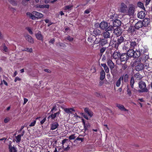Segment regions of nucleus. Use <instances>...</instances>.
<instances>
[{
    "mask_svg": "<svg viewBox=\"0 0 152 152\" xmlns=\"http://www.w3.org/2000/svg\"><path fill=\"white\" fill-rule=\"evenodd\" d=\"M145 50L144 48H137L134 49H130L127 53L129 55L130 57L135 58L139 57L142 54L145 53Z\"/></svg>",
    "mask_w": 152,
    "mask_h": 152,
    "instance_id": "obj_1",
    "label": "nucleus"
},
{
    "mask_svg": "<svg viewBox=\"0 0 152 152\" xmlns=\"http://www.w3.org/2000/svg\"><path fill=\"white\" fill-rule=\"evenodd\" d=\"M135 8V6L133 4H130L125 15L129 16H133L134 13Z\"/></svg>",
    "mask_w": 152,
    "mask_h": 152,
    "instance_id": "obj_2",
    "label": "nucleus"
},
{
    "mask_svg": "<svg viewBox=\"0 0 152 152\" xmlns=\"http://www.w3.org/2000/svg\"><path fill=\"white\" fill-rule=\"evenodd\" d=\"M139 88L141 90H138V91L140 93L146 92L148 91V89L146 88V85L145 82L140 81L139 83Z\"/></svg>",
    "mask_w": 152,
    "mask_h": 152,
    "instance_id": "obj_3",
    "label": "nucleus"
},
{
    "mask_svg": "<svg viewBox=\"0 0 152 152\" xmlns=\"http://www.w3.org/2000/svg\"><path fill=\"white\" fill-rule=\"evenodd\" d=\"M128 7L127 5L124 2L121 3L118 8V10L120 12L125 14L126 11L127 10Z\"/></svg>",
    "mask_w": 152,
    "mask_h": 152,
    "instance_id": "obj_4",
    "label": "nucleus"
},
{
    "mask_svg": "<svg viewBox=\"0 0 152 152\" xmlns=\"http://www.w3.org/2000/svg\"><path fill=\"white\" fill-rule=\"evenodd\" d=\"M138 39H135L134 40H132L130 42V48L131 49H134L137 48H139L138 44Z\"/></svg>",
    "mask_w": 152,
    "mask_h": 152,
    "instance_id": "obj_5",
    "label": "nucleus"
},
{
    "mask_svg": "<svg viewBox=\"0 0 152 152\" xmlns=\"http://www.w3.org/2000/svg\"><path fill=\"white\" fill-rule=\"evenodd\" d=\"M127 36H128V35H123V36H121L118 37L117 41L118 44H121L124 41H128V39L126 38Z\"/></svg>",
    "mask_w": 152,
    "mask_h": 152,
    "instance_id": "obj_6",
    "label": "nucleus"
},
{
    "mask_svg": "<svg viewBox=\"0 0 152 152\" xmlns=\"http://www.w3.org/2000/svg\"><path fill=\"white\" fill-rule=\"evenodd\" d=\"M129 55L127 53H123L120 56V60L121 61H126L129 59V57H130Z\"/></svg>",
    "mask_w": 152,
    "mask_h": 152,
    "instance_id": "obj_7",
    "label": "nucleus"
},
{
    "mask_svg": "<svg viewBox=\"0 0 152 152\" xmlns=\"http://www.w3.org/2000/svg\"><path fill=\"white\" fill-rule=\"evenodd\" d=\"M102 35L104 38L111 40L112 37L110 36V33L108 31L105 30L102 33Z\"/></svg>",
    "mask_w": 152,
    "mask_h": 152,
    "instance_id": "obj_8",
    "label": "nucleus"
},
{
    "mask_svg": "<svg viewBox=\"0 0 152 152\" xmlns=\"http://www.w3.org/2000/svg\"><path fill=\"white\" fill-rule=\"evenodd\" d=\"M108 26V23L105 21H102L99 24V27L102 30H106Z\"/></svg>",
    "mask_w": 152,
    "mask_h": 152,
    "instance_id": "obj_9",
    "label": "nucleus"
},
{
    "mask_svg": "<svg viewBox=\"0 0 152 152\" xmlns=\"http://www.w3.org/2000/svg\"><path fill=\"white\" fill-rule=\"evenodd\" d=\"M107 64L108 66H109L110 69L111 70V71L112 74L113 75H114V73H113L112 72V70L114 68V63L110 59H108L107 61Z\"/></svg>",
    "mask_w": 152,
    "mask_h": 152,
    "instance_id": "obj_10",
    "label": "nucleus"
},
{
    "mask_svg": "<svg viewBox=\"0 0 152 152\" xmlns=\"http://www.w3.org/2000/svg\"><path fill=\"white\" fill-rule=\"evenodd\" d=\"M122 33V31L120 28H116L114 30L113 34L118 37L121 35Z\"/></svg>",
    "mask_w": 152,
    "mask_h": 152,
    "instance_id": "obj_11",
    "label": "nucleus"
},
{
    "mask_svg": "<svg viewBox=\"0 0 152 152\" xmlns=\"http://www.w3.org/2000/svg\"><path fill=\"white\" fill-rule=\"evenodd\" d=\"M36 38L39 40L43 41V37L41 34V32L38 31V32L35 34Z\"/></svg>",
    "mask_w": 152,
    "mask_h": 152,
    "instance_id": "obj_12",
    "label": "nucleus"
},
{
    "mask_svg": "<svg viewBox=\"0 0 152 152\" xmlns=\"http://www.w3.org/2000/svg\"><path fill=\"white\" fill-rule=\"evenodd\" d=\"M25 37L26 39L29 42L33 44L34 43V40L31 36L29 35L26 34L25 36Z\"/></svg>",
    "mask_w": 152,
    "mask_h": 152,
    "instance_id": "obj_13",
    "label": "nucleus"
},
{
    "mask_svg": "<svg viewBox=\"0 0 152 152\" xmlns=\"http://www.w3.org/2000/svg\"><path fill=\"white\" fill-rule=\"evenodd\" d=\"M143 26V22L140 21L137 22L135 25V28L139 29V28H142Z\"/></svg>",
    "mask_w": 152,
    "mask_h": 152,
    "instance_id": "obj_14",
    "label": "nucleus"
},
{
    "mask_svg": "<svg viewBox=\"0 0 152 152\" xmlns=\"http://www.w3.org/2000/svg\"><path fill=\"white\" fill-rule=\"evenodd\" d=\"M12 142H10L9 145V149L10 152H17L16 148L14 146H12L11 145Z\"/></svg>",
    "mask_w": 152,
    "mask_h": 152,
    "instance_id": "obj_15",
    "label": "nucleus"
},
{
    "mask_svg": "<svg viewBox=\"0 0 152 152\" xmlns=\"http://www.w3.org/2000/svg\"><path fill=\"white\" fill-rule=\"evenodd\" d=\"M109 17L110 21H114L118 19V16L117 14L114 13L110 15Z\"/></svg>",
    "mask_w": 152,
    "mask_h": 152,
    "instance_id": "obj_16",
    "label": "nucleus"
},
{
    "mask_svg": "<svg viewBox=\"0 0 152 152\" xmlns=\"http://www.w3.org/2000/svg\"><path fill=\"white\" fill-rule=\"evenodd\" d=\"M59 126L58 123L54 122L52 123L50 125V130H54L57 128Z\"/></svg>",
    "mask_w": 152,
    "mask_h": 152,
    "instance_id": "obj_17",
    "label": "nucleus"
},
{
    "mask_svg": "<svg viewBox=\"0 0 152 152\" xmlns=\"http://www.w3.org/2000/svg\"><path fill=\"white\" fill-rule=\"evenodd\" d=\"M113 23V26L115 27H118L121 25V21L120 20L118 19L114 21Z\"/></svg>",
    "mask_w": 152,
    "mask_h": 152,
    "instance_id": "obj_18",
    "label": "nucleus"
},
{
    "mask_svg": "<svg viewBox=\"0 0 152 152\" xmlns=\"http://www.w3.org/2000/svg\"><path fill=\"white\" fill-rule=\"evenodd\" d=\"M96 39V37L93 35L90 36L88 38V41L89 42L94 44V41Z\"/></svg>",
    "mask_w": 152,
    "mask_h": 152,
    "instance_id": "obj_19",
    "label": "nucleus"
},
{
    "mask_svg": "<svg viewBox=\"0 0 152 152\" xmlns=\"http://www.w3.org/2000/svg\"><path fill=\"white\" fill-rule=\"evenodd\" d=\"M145 15V12L144 11H141L139 12L137 15L138 17L140 19L144 18Z\"/></svg>",
    "mask_w": 152,
    "mask_h": 152,
    "instance_id": "obj_20",
    "label": "nucleus"
},
{
    "mask_svg": "<svg viewBox=\"0 0 152 152\" xmlns=\"http://www.w3.org/2000/svg\"><path fill=\"white\" fill-rule=\"evenodd\" d=\"M143 69H144V66L142 63L136 66L135 69L137 71L142 70Z\"/></svg>",
    "mask_w": 152,
    "mask_h": 152,
    "instance_id": "obj_21",
    "label": "nucleus"
},
{
    "mask_svg": "<svg viewBox=\"0 0 152 152\" xmlns=\"http://www.w3.org/2000/svg\"><path fill=\"white\" fill-rule=\"evenodd\" d=\"M108 40H109L104 38H101L100 45L102 46H103L104 45L108 43Z\"/></svg>",
    "mask_w": 152,
    "mask_h": 152,
    "instance_id": "obj_22",
    "label": "nucleus"
},
{
    "mask_svg": "<svg viewBox=\"0 0 152 152\" xmlns=\"http://www.w3.org/2000/svg\"><path fill=\"white\" fill-rule=\"evenodd\" d=\"M49 4H37L35 5V7L37 8H47L48 9L49 7Z\"/></svg>",
    "mask_w": 152,
    "mask_h": 152,
    "instance_id": "obj_23",
    "label": "nucleus"
},
{
    "mask_svg": "<svg viewBox=\"0 0 152 152\" xmlns=\"http://www.w3.org/2000/svg\"><path fill=\"white\" fill-rule=\"evenodd\" d=\"M121 53L119 52H114L113 54V57L115 59H116L120 57Z\"/></svg>",
    "mask_w": 152,
    "mask_h": 152,
    "instance_id": "obj_24",
    "label": "nucleus"
},
{
    "mask_svg": "<svg viewBox=\"0 0 152 152\" xmlns=\"http://www.w3.org/2000/svg\"><path fill=\"white\" fill-rule=\"evenodd\" d=\"M116 106L121 111H128V110L125 109L124 106L122 104H117Z\"/></svg>",
    "mask_w": 152,
    "mask_h": 152,
    "instance_id": "obj_25",
    "label": "nucleus"
},
{
    "mask_svg": "<svg viewBox=\"0 0 152 152\" xmlns=\"http://www.w3.org/2000/svg\"><path fill=\"white\" fill-rule=\"evenodd\" d=\"M145 62L144 64L143 65L144 66V69H148L149 71L150 70H152V69H150V67L149 66V62L148 61H143Z\"/></svg>",
    "mask_w": 152,
    "mask_h": 152,
    "instance_id": "obj_26",
    "label": "nucleus"
},
{
    "mask_svg": "<svg viewBox=\"0 0 152 152\" xmlns=\"http://www.w3.org/2000/svg\"><path fill=\"white\" fill-rule=\"evenodd\" d=\"M84 111L90 117L92 116L93 113L88 108H86L84 109Z\"/></svg>",
    "mask_w": 152,
    "mask_h": 152,
    "instance_id": "obj_27",
    "label": "nucleus"
},
{
    "mask_svg": "<svg viewBox=\"0 0 152 152\" xmlns=\"http://www.w3.org/2000/svg\"><path fill=\"white\" fill-rule=\"evenodd\" d=\"M145 53L142 54V61H148L147 60L149 58V56L148 55L145 54Z\"/></svg>",
    "mask_w": 152,
    "mask_h": 152,
    "instance_id": "obj_28",
    "label": "nucleus"
},
{
    "mask_svg": "<svg viewBox=\"0 0 152 152\" xmlns=\"http://www.w3.org/2000/svg\"><path fill=\"white\" fill-rule=\"evenodd\" d=\"M33 13L34 15H35L36 16V17L37 18H42L43 16V15L40 13L35 11L33 12Z\"/></svg>",
    "mask_w": 152,
    "mask_h": 152,
    "instance_id": "obj_29",
    "label": "nucleus"
},
{
    "mask_svg": "<svg viewBox=\"0 0 152 152\" xmlns=\"http://www.w3.org/2000/svg\"><path fill=\"white\" fill-rule=\"evenodd\" d=\"M128 25V31L130 33H132L134 31V27L133 26H131L130 24H129Z\"/></svg>",
    "mask_w": 152,
    "mask_h": 152,
    "instance_id": "obj_30",
    "label": "nucleus"
},
{
    "mask_svg": "<svg viewBox=\"0 0 152 152\" xmlns=\"http://www.w3.org/2000/svg\"><path fill=\"white\" fill-rule=\"evenodd\" d=\"M101 66L104 68V69L106 73H108L109 71V69L105 64H101Z\"/></svg>",
    "mask_w": 152,
    "mask_h": 152,
    "instance_id": "obj_31",
    "label": "nucleus"
},
{
    "mask_svg": "<svg viewBox=\"0 0 152 152\" xmlns=\"http://www.w3.org/2000/svg\"><path fill=\"white\" fill-rule=\"evenodd\" d=\"M105 73L103 70H102L100 72V79L103 80L105 77Z\"/></svg>",
    "mask_w": 152,
    "mask_h": 152,
    "instance_id": "obj_32",
    "label": "nucleus"
},
{
    "mask_svg": "<svg viewBox=\"0 0 152 152\" xmlns=\"http://www.w3.org/2000/svg\"><path fill=\"white\" fill-rule=\"evenodd\" d=\"M123 79V77H121L118 80L116 83V86L118 87H119L121 84V80H122Z\"/></svg>",
    "mask_w": 152,
    "mask_h": 152,
    "instance_id": "obj_33",
    "label": "nucleus"
},
{
    "mask_svg": "<svg viewBox=\"0 0 152 152\" xmlns=\"http://www.w3.org/2000/svg\"><path fill=\"white\" fill-rule=\"evenodd\" d=\"M142 60V58L141 57L139 58H137L135 61L134 63V64L135 65H138L140 64H141Z\"/></svg>",
    "mask_w": 152,
    "mask_h": 152,
    "instance_id": "obj_34",
    "label": "nucleus"
},
{
    "mask_svg": "<svg viewBox=\"0 0 152 152\" xmlns=\"http://www.w3.org/2000/svg\"><path fill=\"white\" fill-rule=\"evenodd\" d=\"M27 15L33 20H35L37 17L30 12L27 13Z\"/></svg>",
    "mask_w": 152,
    "mask_h": 152,
    "instance_id": "obj_35",
    "label": "nucleus"
},
{
    "mask_svg": "<svg viewBox=\"0 0 152 152\" xmlns=\"http://www.w3.org/2000/svg\"><path fill=\"white\" fill-rule=\"evenodd\" d=\"M64 111L67 113H71V111H75V110L73 108H65L64 109Z\"/></svg>",
    "mask_w": 152,
    "mask_h": 152,
    "instance_id": "obj_36",
    "label": "nucleus"
},
{
    "mask_svg": "<svg viewBox=\"0 0 152 152\" xmlns=\"http://www.w3.org/2000/svg\"><path fill=\"white\" fill-rule=\"evenodd\" d=\"M73 7V5H67L65 6L64 8V10H71V8Z\"/></svg>",
    "mask_w": 152,
    "mask_h": 152,
    "instance_id": "obj_37",
    "label": "nucleus"
},
{
    "mask_svg": "<svg viewBox=\"0 0 152 152\" xmlns=\"http://www.w3.org/2000/svg\"><path fill=\"white\" fill-rule=\"evenodd\" d=\"M21 136L20 134L18 135L17 136H16V141L17 143H19L20 142L21 140Z\"/></svg>",
    "mask_w": 152,
    "mask_h": 152,
    "instance_id": "obj_38",
    "label": "nucleus"
},
{
    "mask_svg": "<svg viewBox=\"0 0 152 152\" xmlns=\"http://www.w3.org/2000/svg\"><path fill=\"white\" fill-rule=\"evenodd\" d=\"M22 51H26L27 52L31 53L32 52L33 50L32 48H26L23 49L22 50Z\"/></svg>",
    "mask_w": 152,
    "mask_h": 152,
    "instance_id": "obj_39",
    "label": "nucleus"
},
{
    "mask_svg": "<svg viewBox=\"0 0 152 152\" xmlns=\"http://www.w3.org/2000/svg\"><path fill=\"white\" fill-rule=\"evenodd\" d=\"M101 38H96V39L94 41V45L95 44H97L99 43L100 44V41H101Z\"/></svg>",
    "mask_w": 152,
    "mask_h": 152,
    "instance_id": "obj_40",
    "label": "nucleus"
},
{
    "mask_svg": "<svg viewBox=\"0 0 152 152\" xmlns=\"http://www.w3.org/2000/svg\"><path fill=\"white\" fill-rule=\"evenodd\" d=\"M94 34L96 35H99L101 33L100 31L98 29L95 30L94 31Z\"/></svg>",
    "mask_w": 152,
    "mask_h": 152,
    "instance_id": "obj_41",
    "label": "nucleus"
},
{
    "mask_svg": "<svg viewBox=\"0 0 152 152\" xmlns=\"http://www.w3.org/2000/svg\"><path fill=\"white\" fill-rule=\"evenodd\" d=\"M121 65V70H124L127 68V65L126 63L124 64H122Z\"/></svg>",
    "mask_w": 152,
    "mask_h": 152,
    "instance_id": "obj_42",
    "label": "nucleus"
},
{
    "mask_svg": "<svg viewBox=\"0 0 152 152\" xmlns=\"http://www.w3.org/2000/svg\"><path fill=\"white\" fill-rule=\"evenodd\" d=\"M53 113H52L51 114L49 115L48 117V118H51V119H54L56 116V114H55V113H54V114H53Z\"/></svg>",
    "mask_w": 152,
    "mask_h": 152,
    "instance_id": "obj_43",
    "label": "nucleus"
},
{
    "mask_svg": "<svg viewBox=\"0 0 152 152\" xmlns=\"http://www.w3.org/2000/svg\"><path fill=\"white\" fill-rule=\"evenodd\" d=\"M134 78L133 77H131L130 80V85L131 87L132 88L133 87L134 84Z\"/></svg>",
    "mask_w": 152,
    "mask_h": 152,
    "instance_id": "obj_44",
    "label": "nucleus"
},
{
    "mask_svg": "<svg viewBox=\"0 0 152 152\" xmlns=\"http://www.w3.org/2000/svg\"><path fill=\"white\" fill-rule=\"evenodd\" d=\"M137 5L139 7H140L143 9H145V7H144L143 4L141 2H139L137 3Z\"/></svg>",
    "mask_w": 152,
    "mask_h": 152,
    "instance_id": "obj_45",
    "label": "nucleus"
},
{
    "mask_svg": "<svg viewBox=\"0 0 152 152\" xmlns=\"http://www.w3.org/2000/svg\"><path fill=\"white\" fill-rule=\"evenodd\" d=\"M107 31H110L112 30L113 29H114L113 28V26L111 25H109V26H107Z\"/></svg>",
    "mask_w": 152,
    "mask_h": 152,
    "instance_id": "obj_46",
    "label": "nucleus"
},
{
    "mask_svg": "<svg viewBox=\"0 0 152 152\" xmlns=\"http://www.w3.org/2000/svg\"><path fill=\"white\" fill-rule=\"evenodd\" d=\"M69 138L70 140H72L75 139L76 137L75 136V134H73L69 136Z\"/></svg>",
    "mask_w": 152,
    "mask_h": 152,
    "instance_id": "obj_47",
    "label": "nucleus"
},
{
    "mask_svg": "<svg viewBox=\"0 0 152 152\" xmlns=\"http://www.w3.org/2000/svg\"><path fill=\"white\" fill-rule=\"evenodd\" d=\"M129 47H128L127 46H126V45H125L124 46L123 48V50H125L126 51L129 50Z\"/></svg>",
    "mask_w": 152,
    "mask_h": 152,
    "instance_id": "obj_48",
    "label": "nucleus"
},
{
    "mask_svg": "<svg viewBox=\"0 0 152 152\" xmlns=\"http://www.w3.org/2000/svg\"><path fill=\"white\" fill-rule=\"evenodd\" d=\"M127 94L129 96H131L132 94L131 91L129 88H128L127 90Z\"/></svg>",
    "mask_w": 152,
    "mask_h": 152,
    "instance_id": "obj_49",
    "label": "nucleus"
},
{
    "mask_svg": "<svg viewBox=\"0 0 152 152\" xmlns=\"http://www.w3.org/2000/svg\"><path fill=\"white\" fill-rule=\"evenodd\" d=\"M80 114L82 115L85 119L87 120H88V118L87 115L84 113H81Z\"/></svg>",
    "mask_w": 152,
    "mask_h": 152,
    "instance_id": "obj_50",
    "label": "nucleus"
},
{
    "mask_svg": "<svg viewBox=\"0 0 152 152\" xmlns=\"http://www.w3.org/2000/svg\"><path fill=\"white\" fill-rule=\"evenodd\" d=\"M56 106H54L53 107V108L51 109L50 112L51 113H53V111H56Z\"/></svg>",
    "mask_w": 152,
    "mask_h": 152,
    "instance_id": "obj_51",
    "label": "nucleus"
},
{
    "mask_svg": "<svg viewBox=\"0 0 152 152\" xmlns=\"http://www.w3.org/2000/svg\"><path fill=\"white\" fill-rule=\"evenodd\" d=\"M82 136V135H79V137L76 139V140H80L81 141V142H83V138L80 137Z\"/></svg>",
    "mask_w": 152,
    "mask_h": 152,
    "instance_id": "obj_52",
    "label": "nucleus"
},
{
    "mask_svg": "<svg viewBox=\"0 0 152 152\" xmlns=\"http://www.w3.org/2000/svg\"><path fill=\"white\" fill-rule=\"evenodd\" d=\"M3 50L5 52H7L8 50L5 44H4V45L3 46Z\"/></svg>",
    "mask_w": 152,
    "mask_h": 152,
    "instance_id": "obj_53",
    "label": "nucleus"
},
{
    "mask_svg": "<svg viewBox=\"0 0 152 152\" xmlns=\"http://www.w3.org/2000/svg\"><path fill=\"white\" fill-rule=\"evenodd\" d=\"M82 122H83V125L84 126L85 130H86L87 128L86 127V123L85 122L83 118L82 119Z\"/></svg>",
    "mask_w": 152,
    "mask_h": 152,
    "instance_id": "obj_54",
    "label": "nucleus"
},
{
    "mask_svg": "<svg viewBox=\"0 0 152 152\" xmlns=\"http://www.w3.org/2000/svg\"><path fill=\"white\" fill-rule=\"evenodd\" d=\"M134 76L135 77H136L137 78H140V74L139 73H137L136 74L134 75Z\"/></svg>",
    "mask_w": 152,
    "mask_h": 152,
    "instance_id": "obj_55",
    "label": "nucleus"
},
{
    "mask_svg": "<svg viewBox=\"0 0 152 152\" xmlns=\"http://www.w3.org/2000/svg\"><path fill=\"white\" fill-rule=\"evenodd\" d=\"M26 29L27 30V31L29 32L30 34H33V32L31 31V29L29 27H27L26 28Z\"/></svg>",
    "mask_w": 152,
    "mask_h": 152,
    "instance_id": "obj_56",
    "label": "nucleus"
},
{
    "mask_svg": "<svg viewBox=\"0 0 152 152\" xmlns=\"http://www.w3.org/2000/svg\"><path fill=\"white\" fill-rule=\"evenodd\" d=\"M68 140V139H65L63 140H62V145L63 148H64V144Z\"/></svg>",
    "mask_w": 152,
    "mask_h": 152,
    "instance_id": "obj_57",
    "label": "nucleus"
},
{
    "mask_svg": "<svg viewBox=\"0 0 152 152\" xmlns=\"http://www.w3.org/2000/svg\"><path fill=\"white\" fill-rule=\"evenodd\" d=\"M66 39L69 41H72L73 40V38L72 37H70V36L67 37L66 38Z\"/></svg>",
    "mask_w": 152,
    "mask_h": 152,
    "instance_id": "obj_58",
    "label": "nucleus"
},
{
    "mask_svg": "<svg viewBox=\"0 0 152 152\" xmlns=\"http://www.w3.org/2000/svg\"><path fill=\"white\" fill-rule=\"evenodd\" d=\"M106 48L105 47H103L100 49V53H103L105 50Z\"/></svg>",
    "mask_w": 152,
    "mask_h": 152,
    "instance_id": "obj_59",
    "label": "nucleus"
},
{
    "mask_svg": "<svg viewBox=\"0 0 152 152\" xmlns=\"http://www.w3.org/2000/svg\"><path fill=\"white\" fill-rule=\"evenodd\" d=\"M36 123V121L34 120L33 122H31L30 124L29 125V126H34Z\"/></svg>",
    "mask_w": 152,
    "mask_h": 152,
    "instance_id": "obj_60",
    "label": "nucleus"
},
{
    "mask_svg": "<svg viewBox=\"0 0 152 152\" xmlns=\"http://www.w3.org/2000/svg\"><path fill=\"white\" fill-rule=\"evenodd\" d=\"M91 12V9H87L84 11V13L88 14Z\"/></svg>",
    "mask_w": 152,
    "mask_h": 152,
    "instance_id": "obj_61",
    "label": "nucleus"
},
{
    "mask_svg": "<svg viewBox=\"0 0 152 152\" xmlns=\"http://www.w3.org/2000/svg\"><path fill=\"white\" fill-rule=\"evenodd\" d=\"M10 3L13 5H16L17 4L16 2L13 0L11 1H10Z\"/></svg>",
    "mask_w": 152,
    "mask_h": 152,
    "instance_id": "obj_62",
    "label": "nucleus"
},
{
    "mask_svg": "<svg viewBox=\"0 0 152 152\" xmlns=\"http://www.w3.org/2000/svg\"><path fill=\"white\" fill-rule=\"evenodd\" d=\"M55 42V39L53 38L51 39L49 42V43L53 44Z\"/></svg>",
    "mask_w": 152,
    "mask_h": 152,
    "instance_id": "obj_63",
    "label": "nucleus"
},
{
    "mask_svg": "<svg viewBox=\"0 0 152 152\" xmlns=\"http://www.w3.org/2000/svg\"><path fill=\"white\" fill-rule=\"evenodd\" d=\"M10 121V119L8 118H7L4 119V122L5 123H7L8 122Z\"/></svg>",
    "mask_w": 152,
    "mask_h": 152,
    "instance_id": "obj_64",
    "label": "nucleus"
}]
</instances>
